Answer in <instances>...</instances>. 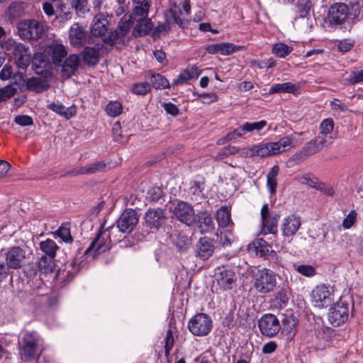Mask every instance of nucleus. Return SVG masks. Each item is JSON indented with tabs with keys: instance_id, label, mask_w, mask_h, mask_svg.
I'll return each instance as SVG.
<instances>
[{
	"instance_id": "15",
	"label": "nucleus",
	"mask_w": 363,
	"mask_h": 363,
	"mask_svg": "<svg viewBox=\"0 0 363 363\" xmlns=\"http://www.w3.org/2000/svg\"><path fill=\"white\" fill-rule=\"evenodd\" d=\"M13 54L18 67L26 70L31 62V55L29 48L22 43H14Z\"/></svg>"
},
{
	"instance_id": "61",
	"label": "nucleus",
	"mask_w": 363,
	"mask_h": 363,
	"mask_svg": "<svg viewBox=\"0 0 363 363\" xmlns=\"http://www.w3.org/2000/svg\"><path fill=\"white\" fill-rule=\"evenodd\" d=\"M14 121L21 126H28L33 123V118L26 115H19L16 116Z\"/></svg>"
},
{
	"instance_id": "9",
	"label": "nucleus",
	"mask_w": 363,
	"mask_h": 363,
	"mask_svg": "<svg viewBox=\"0 0 363 363\" xmlns=\"http://www.w3.org/2000/svg\"><path fill=\"white\" fill-rule=\"evenodd\" d=\"M167 220L165 211L161 208H150L144 215L145 225L152 232L163 227Z\"/></svg>"
},
{
	"instance_id": "10",
	"label": "nucleus",
	"mask_w": 363,
	"mask_h": 363,
	"mask_svg": "<svg viewBox=\"0 0 363 363\" xmlns=\"http://www.w3.org/2000/svg\"><path fill=\"white\" fill-rule=\"evenodd\" d=\"M258 327L262 335L267 337H274L281 329L279 319L272 313L264 314L258 320Z\"/></svg>"
},
{
	"instance_id": "51",
	"label": "nucleus",
	"mask_w": 363,
	"mask_h": 363,
	"mask_svg": "<svg viewBox=\"0 0 363 363\" xmlns=\"http://www.w3.org/2000/svg\"><path fill=\"white\" fill-rule=\"evenodd\" d=\"M16 92L17 89L14 87L13 84L7 85L4 88H0V102L9 99L13 96Z\"/></svg>"
},
{
	"instance_id": "8",
	"label": "nucleus",
	"mask_w": 363,
	"mask_h": 363,
	"mask_svg": "<svg viewBox=\"0 0 363 363\" xmlns=\"http://www.w3.org/2000/svg\"><path fill=\"white\" fill-rule=\"evenodd\" d=\"M348 302L344 298H340V301L330 308L328 319L333 326L337 327L345 323L348 319Z\"/></svg>"
},
{
	"instance_id": "34",
	"label": "nucleus",
	"mask_w": 363,
	"mask_h": 363,
	"mask_svg": "<svg viewBox=\"0 0 363 363\" xmlns=\"http://www.w3.org/2000/svg\"><path fill=\"white\" fill-rule=\"evenodd\" d=\"M58 246L55 242L51 239H47L45 241H42L40 243V250L48 257L54 259L56 255V252L58 250Z\"/></svg>"
},
{
	"instance_id": "22",
	"label": "nucleus",
	"mask_w": 363,
	"mask_h": 363,
	"mask_svg": "<svg viewBox=\"0 0 363 363\" xmlns=\"http://www.w3.org/2000/svg\"><path fill=\"white\" fill-rule=\"evenodd\" d=\"M106 168V164L101 161L90 164L84 167H77L67 172L63 176H77L80 174H92L103 172Z\"/></svg>"
},
{
	"instance_id": "54",
	"label": "nucleus",
	"mask_w": 363,
	"mask_h": 363,
	"mask_svg": "<svg viewBox=\"0 0 363 363\" xmlns=\"http://www.w3.org/2000/svg\"><path fill=\"white\" fill-rule=\"evenodd\" d=\"M334 128V122L332 118L324 119L320 124V134L328 135L331 133Z\"/></svg>"
},
{
	"instance_id": "23",
	"label": "nucleus",
	"mask_w": 363,
	"mask_h": 363,
	"mask_svg": "<svg viewBox=\"0 0 363 363\" xmlns=\"http://www.w3.org/2000/svg\"><path fill=\"white\" fill-rule=\"evenodd\" d=\"M235 274L231 269H221L217 277L218 284L223 291L232 289L235 286Z\"/></svg>"
},
{
	"instance_id": "26",
	"label": "nucleus",
	"mask_w": 363,
	"mask_h": 363,
	"mask_svg": "<svg viewBox=\"0 0 363 363\" xmlns=\"http://www.w3.org/2000/svg\"><path fill=\"white\" fill-rule=\"evenodd\" d=\"M109 23L108 19L101 13L96 15L91 26V33L94 36H102L108 30Z\"/></svg>"
},
{
	"instance_id": "45",
	"label": "nucleus",
	"mask_w": 363,
	"mask_h": 363,
	"mask_svg": "<svg viewBox=\"0 0 363 363\" xmlns=\"http://www.w3.org/2000/svg\"><path fill=\"white\" fill-rule=\"evenodd\" d=\"M267 123L264 120H262L257 122L249 123L246 122L242 124V129L246 133H251L253 131H260L262 130L266 125Z\"/></svg>"
},
{
	"instance_id": "36",
	"label": "nucleus",
	"mask_w": 363,
	"mask_h": 363,
	"mask_svg": "<svg viewBox=\"0 0 363 363\" xmlns=\"http://www.w3.org/2000/svg\"><path fill=\"white\" fill-rule=\"evenodd\" d=\"M298 87L291 83V82H285L282 84H276L271 86L269 93L274 94V93H291L294 94L297 91Z\"/></svg>"
},
{
	"instance_id": "18",
	"label": "nucleus",
	"mask_w": 363,
	"mask_h": 363,
	"mask_svg": "<svg viewBox=\"0 0 363 363\" xmlns=\"http://www.w3.org/2000/svg\"><path fill=\"white\" fill-rule=\"evenodd\" d=\"M201 233L211 232L214 229L213 218L206 210L199 211L195 214V223Z\"/></svg>"
},
{
	"instance_id": "11",
	"label": "nucleus",
	"mask_w": 363,
	"mask_h": 363,
	"mask_svg": "<svg viewBox=\"0 0 363 363\" xmlns=\"http://www.w3.org/2000/svg\"><path fill=\"white\" fill-rule=\"evenodd\" d=\"M132 16L125 14L118 22L116 30L111 31L108 37L103 39L105 43L113 45L120 37L125 36L133 25Z\"/></svg>"
},
{
	"instance_id": "29",
	"label": "nucleus",
	"mask_w": 363,
	"mask_h": 363,
	"mask_svg": "<svg viewBox=\"0 0 363 363\" xmlns=\"http://www.w3.org/2000/svg\"><path fill=\"white\" fill-rule=\"evenodd\" d=\"M137 23L134 27L133 34L137 36H144L150 33L153 28L152 20L147 17L143 19H135Z\"/></svg>"
},
{
	"instance_id": "40",
	"label": "nucleus",
	"mask_w": 363,
	"mask_h": 363,
	"mask_svg": "<svg viewBox=\"0 0 363 363\" xmlns=\"http://www.w3.org/2000/svg\"><path fill=\"white\" fill-rule=\"evenodd\" d=\"M293 50L291 46H289L283 43H277L273 45L272 52L278 57L285 58Z\"/></svg>"
},
{
	"instance_id": "3",
	"label": "nucleus",
	"mask_w": 363,
	"mask_h": 363,
	"mask_svg": "<svg viewBox=\"0 0 363 363\" xmlns=\"http://www.w3.org/2000/svg\"><path fill=\"white\" fill-rule=\"evenodd\" d=\"M106 221H104L100 227L99 231L91 242L89 247L86 250L85 253L87 254L92 250H95L97 254L103 253L111 248L112 242V235L113 231L116 230L115 225H111L105 228Z\"/></svg>"
},
{
	"instance_id": "39",
	"label": "nucleus",
	"mask_w": 363,
	"mask_h": 363,
	"mask_svg": "<svg viewBox=\"0 0 363 363\" xmlns=\"http://www.w3.org/2000/svg\"><path fill=\"white\" fill-rule=\"evenodd\" d=\"M216 218L218 225L222 228L227 227L230 222V212L226 206H221L218 209Z\"/></svg>"
},
{
	"instance_id": "41",
	"label": "nucleus",
	"mask_w": 363,
	"mask_h": 363,
	"mask_svg": "<svg viewBox=\"0 0 363 363\" xmlns=\"http://www.w3.org/2000/svg\"><path fill=\"white\" fill-rule=\"evenodd\" d=\"M150 83L151 86L156 89H164L170 86L169 81L160 74H152Z\"/></svg>"
},
{
	"instance_id": "59",
	"label": "nucleus",
	"mask_w": 363,
	"mask_h": 363,
	"mask_svg": "<svg viewBox=\"0 0 363 363\" xmlns=\"http://www.w3.org/2000/svg\"><path fill=\"white\" fill-rule=\"evenodd\" d=\"M357 216V213L355 211H351L342 221L343 228L345 229L350 228L356 221Z\"/></svg>"
},
{
	"instance_id": "7",
	"label": "nucleus",
	"mask_w": 363,
	"mask_h": 363,
	"mask_svg": "<svg viewBox=\"0 0 363 363\" xmlns=\"http://www.w3.org/2000/svg\"><path fill=\"white\" fill-rule=\"evenodd\" d=\"M213 328L211 318L203 313L194 315L188 323L189 331L195 336H206L210 333Z\"/></svg>"
},
{
	"instance_id": "33",
	"label": "nucleus",
	"mask_w": 363,
	"mask_h": 363,
	"mask_svg": "<svg viewBox=\"0 0 363 363\" xmlns=\"http://www.w3.org/2000/svg\"><path fill=\"white\" fill-rule=\"evenodd\" d=\"M23 13V5L21 2H13L9 6L6 16L10 21L20 18Z\"/></svg>"
},
{
	"instance_id": "32",
	"label": "nucleus",
	"mask_w": 363,
	"mask_h": 363,
	"mask_svg": "<svg viewBox=\"0 0 363 363\" xmlns=\"http://www.w3.org/2000/svg\"><path fill=\"white\" fill-rule=\"evenodd\" d=\"M28 89L33 91L36 93H41L47 90L50 85L46 80L37 77L29 78L26 82Z\"/></svg>"
},
{
	"instance_id": "4",
	"label": "nucleus",
	"mask_w": 363,
	"mask_h": 363,
	"mask_svg": "<svg viewBox=\"0 0 363 363\" xmlns=\"http://www.w3.org/2000/svg\"><path fill=\"white\" fill-rule=\"evenodd\" d=\"M277 275L271 269L263 268L255 274L253 286L260 294H268L277 286Z\"/></svg>"
},
{
	"instance_id": "16",
	"label": "nucleus",
	"mask_w": 363,
	"mask_h": 363,
	"mask_svg": "<svg viewBox=\"0 0 363 363\" xmlns=\"http://www.w3.org/2000/svg\"><path fill=\"white\" fill-rule=\"evenodd\" d=\"M88 37L86 29L78 23H74L69 30V40L74 47L82 48L85 45Z\"/></svg>"
},
{
	"instance_id": "21",
	"label": "nucleus",
	"mask_w": 363,
	"mask_h": 363,
	"mask_svg": "<svg viewBox=\"0 0 363 363\" xmlns=\"http://www.w3.org/2000/svg\"><path fill=\"white\" fill-rule=\"evenodd\" d=\"M214 250L213 240L208 237L200 238L196 245V255L202 260H206L211 257Z\"/></svg>"
},
{
	"instance_id": "48",
	"label": "nucleus",
	"mask_w": 363,
	"mask_h": 363,
	"mask_svg": "<svg viewBox=\"0 0 363 363\" xmlns=\"http://www.w3.org/2000/svg\"><path fill=\"white\" fill-rule=\"evenodd\" d=\"M164 356L168 357L169 356L170 351L172 350L174 345V339L173 337V333L171 329H168L166 333V335L164 340Z\"/></svg>"
},
{
	"instance_id": "37",
	"label": "nucleus",
	"mask_w": 363,
	"mask_h": 363,
	"mask_svg": "<svg viewBox=\"0 0 363 363\" xmlns=\"http://www.w3.org/2000/svg\"><path fill=\"white\" fill-rule=\"evenodd\" d=\"M279 168L277 165H274L267 174V186L271 194L274 195L277 191V176L278 175Z\"/></svg>"
},
{
	"instance_id": "14",
	"label": "nucleus",
	"mask_w": 363,
	"mask_h": 363,
	"mask_svg": "<svg viewBox=\"0 0 363 363\" xmlns=\"http://www.w3.org/2000/svg\"><path fill=\"white\" fill-rule=\"evenodd\" d=\"M26 251L18 246L11 247L6 254V263L12 269L21 268L25 262Z\"/></svg>"
},
{
	"instance_id": "28",
	"label": "nucleus",
	"mask_w": 363,
	"mask_h": 363,
	"mask_svg": "<svg viewBox=\"0 0 363 363\" xmlns=\"http://www.w3.org/2000/svg\"><path fill=\"white\" fill-rule=\"evenodd\" d=\"M280 218L279 214L274 213L264 220H262V230L261 233L267 235L276 234L277 233L278 220Z\"/></svg>"
},
{
	"instance_id": "62",
	"label": "nucleus",
	"mask_w": 363,
	"mask_h": 363,
	"mask_svg": "<svg viewBox=\"0 0 363 363\" xmlns=\"http://www.w3.org/2000/svg\"><path fill=\"white\" fill-rule=\"evenodd\" d=\"M201 98L202 103L210 104L214 101H217L218 99V96L215 93H204V94H194Z\"/></svg>"
},
{
	"instance_id": "13",
	"label": "nucleus",
	"mask_w": 363,
	"mask_h": 363,
	"mask_svg": "<svg viewBox=\"0 0 363 363\" xmlns=\"http://www.w3.org/2000/svg\"><path fill=\"white\" fill-rule=\"evenodd\" d=\"M174 216L182 223L188 226L195 223V211L193 206L185 201H179L174 208Z\"/></svg>"
},
{
	"instance_id": "27",
	"label": "nucleus",
	"mask_w": 363,
	"mask_h": 363,
	"mask_svg": "<svg viewBox=\"0 0 363 363\" xmlns=\"http://www.w3.org/2000/svg\"><path fill=\"white\" fill-rule=\"evenodd\" d=\"M201 73V71L197 67H189L178 75L177 78L173 82L172 85H181L193 79H197Z\"/></svg>"
},
{
	"instance_id": "43",
	"label": "nucleus",
	"mask_w": 363,
	"mask_h": 363,
	"mask_svg": "<svg viewBox=\"0 0 363 363\" xmlns=\"http://www.w3.org/2000/svg\"><path fill=\"white\" fill-rule=\"evenodd\" d=\"M312 0H298L296 7L300 18L306 17L313 8Z\"/></svg>"
},
{
	"instance_id": "52",
	"label": "nucleus",
	"mask_w": 363,
	"mask_h": 363,
	"mask_svg": "<svg viewBox=\"0 0 363 363\" xmlns=\"http://www.w3.org/2000/svg\"><path fill=\"white\" fill-rule=\"evenodd\" d=\"M173 243L179 252H184L186 251L189 247V239L187 236L179 235L177 238L174 240Z\"/></svg>"
},
{
	"instance_id": "47",
	"label": "nucleus",
	"mask_w": 363,
	"mask_h": 363,
	"mask_svg": "<svg viewBox=\"0 0 363 363\" xmlns=\"http://www.w3.org/2000/svg\"><path fill=\"white\" fill-rule=\"evenodd\" d=\"M122 110L121 104L116 101L109 102L106 107L107 114L111 117L118 116L121 113Z\"/></svg>"
},
{
	"instance_id": "20",
	"label": "nucleus",
	"mask_w": 363,
	"mask_h": 363,
	"mask_svg": "<svg viewBox=\"0 0 363 363\" xmlns=\"http://www.w3.org/2000/svg\"><path fill=\"white\" fill-rule=\"evenodd\" d=\"M301 225V217L295 214H291L285 218L281 225V230L284 236L293 237L296 235Z\"/></svg>"
},
{
	"instance_id": "58",
	"label": "nucleus",
	"mask_w": 363,
	"mask_h": 363,
	"mask_svg": "<svg viewBox=\"0 0 363 363\" xmlns=\"http://www.w3.org/2000/svg\"><path fill=\"white\" fill-rule=\"evenodd\" d=\"M296 271L306 277H313L315 274V269L311 265L301 264L296 267Z\"/></svg>"
},
{
	"instance_id": "12",
	"label": "nucleus",
	"mask_w": 363,
	"mask_h": 363,
	"mask_svg": "<svg viewBox=\"0 0 363 363\" xmlns=\"http://www.w3.org/2000/svg\"><path fill=\"white\" fill-rule=\"evenodd\" d=\"M139 216L135 210L126 208L116 221V228L121 233H130L138 224Z\"/></svg>"
},
{
	"instance_id": "6",
	"label": "nucleus",
	"mask_w": 363,
	"mask_h": 363,
	"mask_svg": "<svg viewBox=\"0 0 363 363\" xmlns=\"http://www.w3.org/2000/svg\"><path fill=\"white\" fill-rule=\"evenodd\" d=\"M19 36L22 39L38 40L41 38L45 33L44 25L37 20H23L17 23Z\"/></svg>"
},
{
	"instance_id": "42",
	"label": "nucleus",
	"mask_w": 363,
	"mask_h": 363,
	"mask_svg": "<svg viewBox=\"0 0 363 363\" xmlns=\"http://www.w3.org/2000/svg\"><path fill=\"white\" fill-rule=\"evenodd\" d=\"M66 48L60 44H57L52 48V59L55 64L62 62L67 55Z\"/></svg>"
},
{
	"instance_id": "5",
	"label": "nucleus",
	"mask_w": 363,
	"mask_h": 363,
	"mask_svg": "<svg viewBox=\"0 0 363 363\" xmlns=\"http://www.w3.org/2000/svg\"><path fill=\"white\" fill-rule=\"evenodd\" d=\"M350 16V9L345 3H334L328 9L327 22L333 28H341L347 21Z\"/></svg>"
},
{
	"instance_id": "53",
	"label": "nucleus",
	"mask_w": 363,
	"mask_h": 363,
	"mask_svg": "<svg viewBox=\"0 0 363 363\" xmlns=\"http://www.w3.org/2000/svg\"><path fill=\"white\" fill-rule=\"evenodd\" d=\"M150 90L151 85L148 82L136 83L131 88V91L137 95H145Z\"/></svg>"
},
{
	"instance_id": "55",
	"label": "nucleus",
	"mask_w": 363,
	"mask_h": 363,
	"mask_svg": "<svg viewBox=\"0 0 363 363\" xmlns=\"http://www.w3.org/2000/svg\"><path fill=\"white\" fill-rule=\"evenodd\" d=\"M58 9H60L59 13L57 14L56 17L59 20L60 22H65L72 18V13L69 11V9L66 6L65 4H61Z\"/></svg>"
},
{
	"instance_id": "57",
	"label": "nucleus",
	"mask_w": 363,
	"mask_h": 363,
	"mask_svg": "<svg viewBox=\"0 0 363 363\" xmlns=\"http://www.w3.org/2000/svg\"><path fill=\"white\" fill-rule=\"evenodd\" d=\"M56 235L67 243H70L72 241L69 228L65 225H62L58 228L56 231Z\"/></svg>"
},
{
	"instance_id": "25",
	"label": "nucleus",
	"mask_w": 363,
	"mask_h": 363,
	"mask_svg": "<svg viewBox=\"0 0 363 363\" xmlns=\"http://www.w3.org/2000/svg\"><path fill=\"white\" fill-rule=\"evenodd\" d=\"M132 18L135 19H143L148 16L151 0H132Z\"/></svg>"
},
{
	"instance_id": "19",
	"label": "nucleus",
	"mask_w": 363,
	"mask_h": 363,
	"mask_svg": "<svg viewBox=\"0 0 363 363\" xmlns=\"http://www.w3.org/2000/svg\"><path fill=\"white\" fill-rule=\"evenodd\" d=\"M104 45L102 43H96L94 47H85L81 53L84 62L89 67H94L99 62L100 52Z\"/></svg>"
},
{
	"instance_id": "56",
	"label": "nucleus",
	"mask_w": 363,
	"mask_h": 363,
	"mask_svg": "<svg viewBox=\"0 0 363 363\" xmlns=\"http://www.w3.org/2000/svg\"><path fill=\"white\" fill-rule=\"evenodd\" d=\"M191 189L193 190L191 196L192 201H196L197 204L203 203L205 205H207L208 203L206 197L204 196L199 186L192 187Z\"/></svg>"
},
{
	"instance_id": "60",
	"label": "nucleus",
	"mask_w": 363,
	"mask_h": 363,
	"mask_svg": "<svg viewBox=\"0 0 363 363\" xmlns=\"http://www.w3.org/2000/svg\"><path fill=\"white\" fill-rule=\"evenodd\" d=\"M326 135H318L315 137L313 140L315 143L317 145L318 148L320 150V151L325 147H328L329 145L331 144V137H330V139H328Z\"/></svg>"
},
{
	"instance_id": "46",
	"label": "nucleus",
	"mask_w": 363,
	"mask_h": 363,
	"mask_svg": "<svg viewBox=\"0 0 363 363\" xmlns=\"http://www.w3.org/2000/svg\"><path fill=\"white\" fill-rule=\"evenodd\" d=\"M71 5L78 16L84 15L89 11L87 0H72Z\"/></svg>"
},
{
	"instance_id": "38",
	"label": "nucleus",
	"mask_w": 363,
	"mask_h": 363,
	"mask_svg": "<svg viewBox=\"0 0 363 363\" xmlns=\"http://www.w3.org/2000/svg\"><path fill=\"white\" fill-rule=\"evenodd\" d=\"M55 267L54 259L42 256L38 262V269L42 273L48 274L51 273Z\"/></svg>"
},
{
	"instance_id": "1",
	"label": "nucleus",
	"mask_w": 363,
	"mask_h": 363,
	"mask_svg": "<svg viewBox=\"0 0 363 363\" xmlns=\"http://www.w3.org/2000/svg\"><path fill=\"white\" fill-rule=\"evenodd\" d=\"M306 134L305 132H296L280 138L277 142L260 143L249 148H244L240 150V155L247 157L258 156L260 157L278 155L301 145L307 139L304 137Z\"/></svg>"
},
{
	"instance_id": "63",
	"label": "nucleus",
	"mask_w": 363,
	"mask_h": 363,
	"mask_svg": "<svg viewBox=\"0 0 363 363\" xmlns=\"http://www.w3.org/2000/svg\"><path fill=\"white\" fill-rule=\"evenodd\" d=\"M245 134L244 130L242 129V125L239 126L238 128L235 129L233 131L227 134L225 138L227 140H232L237 138L242 137V135Z\"/></svg>"
},
{
	"instance_id": "50",
	"label": "nucleus",
	"mask_w": 363,
	"mask_h": 363,
	"mask_svg": "<svg viewBox=\"0 0 363 363\" xmlns=\"http://www.w3.org/2000/svg\"><path fill=\"white\" fill-rule=\"evenodd\" d=\"M240 48V46L230 43H219L218 53L223 55H228L239 50Z\"/></svg>"
},
{
	"instance_id": "2",
	"label": "nucleus",
	"mask_w": 363,
	"mask_h": 363,
	"mask_svg": "<svg viewBox=\"0 0 363 363\" xmlns=\"http://www.w3.org/2000/svg\"><path fill=\"white\" fill-rule=\"evenodd\" d=\"M42 339L36 331H26L19 342L20 354L26 361H32L41 352Z\"/></svg>"
},
{
	"instance_id": "44",
	"label": "nucleus",
	"mask_w": 363,
	"mask_h": 363,
	"mask_svg": "<svg viewBox=\"0 0 363 363\" xmlns=\"http://www.w3.org/2000/svg\"><path fill=\"white\" fill-rule=\"evenodd\" d=\"M363 82V69L359 71H352L348 77L344 79L345 85H354Z\"/></svg>"
},
{
	"instance_id": "64",
	"label": "nucleus",
	"mask_w": 363,
	"mask_h": 363,
	"mask_svg": "<svg viewBox=\"0 0 363 363\" xmlns=\"http://www.w3.org/2000/svg\"><path fill=\"white\" fill-rule=\"evenodd\" d=\"M277 348V344L274 341H269L264 344L262 348V352L263 354H271L274 352Z\"/></svg>"
},
{
	"instance_id": "31",
	"label": "nucleus",
	"mask_w": 363,
	"mask_h": 363,
	"mask_svg": "<svg viewBox=\"0 0 363 363\" xmlns=\"http://www.w3.org/2000/svg\"><path fill=\"white\" fill-rule=\"evenodd\" d=\"M48 108L66 119H69L76 114V107L74 106L65 107L60 103H51L48 105Z\"/></svg>"
},
{
	"instance_id": "17",
	"label": "nucleus",
	"mask_w": 363,
	"mask_h": 363,
	"mask_svg": "<svg viewBox=\"0 0 363 363\" xmlns=\"http://www.w3.org/2000/svg\"><path fill=\"white\" fill-rule=\"evenodd\" d=\"M312 298L318 308L327 307L333 301L331 293L325 285L316 286L312 291Z\"/></svg>"
},
{
	"instance_id": "24",
	"label": "nucleus",
	"mask_w": 363,
	"mask_h": 363,
	"mask_svg": "<svg viewBox=\"0 0 363 363\" xmlns=\"http://www.w3.org/2000/svg\"><path fill=\"white\" fill-rule=\"evenodd\" d=\"M79 57L77 55H70L63 62L61 69V77L69 79L75 74L79 67Z\"/></svg>"
},
{
	"instance_id": "49",
	"label": "nucleus",
	"mask_w": 363,
	"mask_h": 363,
	"mask_svg": "<svg viewBox=\"0 0 363 363\" xmlns=\"http://www.w3.org/2000/svg\"><path fill=\"white\" fill-rule=\"evenodd\" d=\"M351 13L354 16V19L356 21L363 20V0L351 4Z\"/></svg>"
},
{
	"instance_id": "35",
	"label": "nucleus",
	"mask_w": 363,
	"mask_h": 363,
	"mask_svg": "<svg viewBox=\"0 0 363 363\" xmlns=\"http://www.w3.org/2000/svg\"><path fill=\"white\" fill-rule=\"evenodd\" d=\"M256 253L260 257L272 255L276 257L277 253L272 249V247L263 239H258L256 242Z\"/></svg>"
},
{
	"instance_id": "30",
	"label": "nucleus",
	"mask_w": 363,
	"mask_h": 363,
	"mask_svg": "<svg viewBox=\"0 0 363 363\" xmlns=\"http://www.w3.org/2000/svg\"><path fill=\"white\" fill-rule=\"evenodd\" d=\"M320 151V150L318 148L313 140H311L306 143L302 147L301 150L298 152H296L294 157L296 160H304L308 157L319 152Z\"/></svg>"
}]
</instances>
